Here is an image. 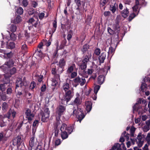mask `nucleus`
Returning <instances> with one entry per match:
<instances>
[{"label":"nucleus","mask_w":150,"mask_h":150,"mask_svg":"<svg viewBox=\"0 0 150 150\" xmlns=\"http://www.w3.org/2000/svg\"><path fill=\"white\" fill-rule=\"evenodd\" d=\"M73 112L70 114L71 116L75 115L77 118V121H79L80 123L81 121L85 117L84 114L83 110L81 108H77V110L74 109V106Z\"/></svg>","instance_id":"obj_1"},{"label":"nucleus","mask_w":150,"mask_h":150,"mask_svg":"<svg viewBox=\"0 0 150 150\" xmlns=\"http://www.w3.org/2000/svg\"><path fill=\"white\" fill-rule=\"evenodd\" d=\"M65 94L63 98L61 99V103L64 105H67L73 97L74 93L71 90L65 91Z\"/></svg>","instance_id":"obj_2"},{"label":"nucleus","mask_w":150,"mask_h":150,"mask_svg":"<svg viewBox=\"0 0 150 150\" xmlns=\"http://www.w3.org/2000/svg\"><path fill=\"white\" fill-rule=\"evenodd\" d=\"M28 85V83L25 77H23V79L21 78H18L16 82L15 89L17 90L20 88V89H24Z\"/></svg>","instance_id":"obj_3"},{"label":"nucleus","mask_w":150,"mask_h":150,"mask_svg":"<svg viewBox=\"0 0 150 150\" xmlns=\"http://www.w3.org/2000/svg\"><path fill=\"white\" fill-rule=\"evenodd\" d=\"M40 114L42 116V121L43 122H47L50 116V111L49 108H47L45 109L43 112L42 110L40 112Z\"/></svg>","instance_id":"obj_4"},{"label":"nucleus","mask_w":150,"mask_h":150,"mask_svg":"<svg viewBox=\"0 0 150 150\" xmlns=\"http://www.w3.org/2000/svg\"><path fill=\"white\" fill-rule=\"evenodd\" d=\"M25 114L26 118L28 119V122L30 123L34 117L35 114L32 113L31 110L29 108H26Z\"/></svg>","instance_id":"obj_5"},{"label":"nucleus","mask_w":150,"mask_h":150,"mask_svg":"<svg viewBox=\"0 0 150 150\" xmlns=\"http://www.w3.org/2000/svg\"><path fill=\"white\" fill-rule=\"evenodd\" d=\"M73 81L75 83H77V85L80 84L81 86L84 85L86 82V81L84 78H80L79 76H78L74 79Z\"/></svg>","instance_id":"obj_6"},{"label":"nucleus","mask_w":150,"mask_h":150,"mask_svg":"<svg viewBox=\"0 0 150 150\" xmlns=\"http://www.w3.org/2000/svg\"><path fill=\"white\" fill-rule=\"evenodd\" d=\"M22 142L23 140L22 139L21 136L19 135L13 139V145L14 146L17 145V146H19Z\"/></svg>","instance_id":"obj_7"},{"label":"nucleus","mask_w":150,"mask_h":150,"mask_svg":"<svg viewBox=\"0 0 150 150\" xmlns=\"http://www.w3.org/2000/svg\"><path fill=\"white\" fill-rule=\"evenodd\" d=\"M91 53L88 52L86 54H83L82 60L87 63L91 60Z\"/></svg>","instance_id":"obj_8"},{"label":"nucleus","mask_w":150,"mask_h":150,"mask_svg":"<svg viewBox=\"0 0 150 150\" xmlns=\"http://www.w3.org/2000/svg\"><path fill=\"white\" fill-rule=\"evenodd\" d=\"M66 107L62 105H59L57 108V113L58 115L60 117L63 114V112L66 110Z\"/></svg>","instance_id":"obj_9"},{"label":"nucleus","mask_w":150,"mask_h":150,"mask_svg":"<svg viewBox=\"0 0 150 150\" xmlns=\"http://www.w3.org/2000/svg\"><path fill=\"white\" fill-rule=\"evenodd\" d=\"M66 62L64 59L63 58L60 59L59 62V67L62 69V70L60 72V73H62L64 71V67L66 65Z\"/></svg>","instance_id":"obj_10"},{"label":"nucleus","mask_w":150,"mask_h":150,"mask_svg":"<svg viewBox=\"0 0 150 150\" xmlns=\"http://www.w3.org/2000/svg\"><path fill=\"white\" fill-rule=\"evenodd\" d=\"M92 103L90 101H86L85 103V106L86 107V110L87 112H89L91 110L92 108Z\"/></svg>","instance_id":"obj_11"},{"label":"nucleus","mask_w":150,"mask_h":150,"mask_svg":"<svg viewBox=\"0 0 150 150\" xmlns=\"http://www.w3.org/2000/svg\"><path fill=\"white\" fill-rule=\"evenodd\" d=\"M4 77L3 79V81L4 84H7L10 82V78L11 75H9L8 74L6 73L4 74Z\"/></svg>","instance_id":"obj_12"},{"label":"nucleus","mask_w":150,"mask_h":150,"mask_svg":"<svg viewBox=\"0 0 150 150\" xmlns=\"http://www.w3.org/2000/svg\"><path fill=\"white\" fill-rule=\"evenodd\" d=\"M106 57V54L105 52H102L101 54L98 57V60L99 61L100 64L103 63L104 62Z\"/></svg>","instance_id":"obj_13"},{"label":"nucleus","mask_w":150,"mask_h":150,"mask_svg":"<svg viewBox=\"0 0 150 150\" xmlns=\"http://www.w3.org/2000/svg\"><path fill=\"white\" fill-rule=\"evenodd\" d=\"M90 46L88 44H86L83 45L81 49V51L83 54H86V52H88V49L89 48Z\"/></svg>","instance_id":"obj_14"},{"label":"nucleus","mask_w":150,"mask_h":150,"mask_svg":"<svg viewBox=\"0 0 150 150\" xmlns=\"http://www.w3.org/2000/svg\"><path fill=\"white\" fill-rule=\"evenodd\" d=\"M120 21L119 20H116L115 23L114 25V27L115 31L118 34L120 31V26L119 25Z\"/></svg>","instance_id":"obj_15"},{"label":"nucleus","mask_w":150,"mask_h":150,"mask_svg":"<svg viewBox=\"0 0 150 150\" xmlns=\"http://www.w3.org/2000/svg\"><path fill=\"white\" fill-rule=\"evenodd\" d=\"M105 76L103 75H99L98 78V82L100 85L102 84L105 81Z\"/></svg>","instance_id":"obj_16"},{"label":"nucleus","mask_w":150,"mask_h":150,"mask_svg":"<svg viewBox=\"0 0 150 150\" xmlns=\"http://www.w3.org/2000/svg\"><path fill=\"white\" fill-rule=\"evenodd\" d=\"M93 16V14L90 13L87 16V18L85 20V22L87 25H89L91 23V21Z\"/></svg>","instance_id":"obj_17"},{"label":"nucleus","mask_w":150,"mask_h":150,"mask_svg":"<svg viewBox=\"0 0 150 150\" xmlns=\"http://www.w3.org/2000/svg\"><path fill=\"white\" fill-rule=\"evenodd\" d=\"M125 8H125L121 12L122 16L124 18H126L128 16V15L129 13L128 9L127 7L125 6Z\"/></svg>","instance_id":"obj_18"},{"label":"nucleus","mask_w":150,"mask_h":150,"mask_svg":"<svg viewBox=\"0 0 150 150\" xmlns=\"http://www.w3.org/2000/svg\"><path fill=\"white\" fill-rule=\"evenodd\" d=\"M76 67V65L75 64H73L69 66L67 70V72L68 74H70L74 70V68Z\"/></svg>","instance_id":"obj_19"},{"label":"nucleus","mask_w":150,"mask_h":150,"mask_svg":"<svg viewBox=\"0 0 150 150\" xmlns=\"http://www.w3.org/2000/svg\"><path fill=\"white\" fill-rule=\"evenodd\" d=\"M4 133L3 132L0 133V142H2L4 143L7 140V137L4 134Z\"/></svg>","instance_id":"obj_20"},{"label":"nucleus","mask_w":150,"mask_h":150,"mask_svg":"<svg viewBox=\"0 0 150 150\" xmlns=\"http://www.w3.org/2000/svg\"><path fill=\"white\" fill-rule=\"evenodd\" d=\"M61 132V135L62 139H65L68 137L69 134L66 131H62Z\"/></svg>","instance_id":"obj_21"},{"label":"nucleus","mask_w":150,"mask_h":150,"mask_svg":"<svg viewBox=\"0 0 150 150\" xmlns=\"http://www.w3.org/2000/svg\"><path fill=\"white\" fill-rule=\"evenodd\" d=\"M22 20L21 16H17L13 20L11 21V22L15 24H17L21 22Z\"/></svg>","instance_id":"obj_22"},{"label":"nucleus","mask_w":150,"mask_h":150,"mask_svg":"<svg viewBox=\"0 0 150 150\" xmlns=\"http://www.w3.org/2000/svg\"><path fill=\"white\" fill-rule=\"evenodd\" d=\"M15 47V44L13 42H11L7 43L6 47L8 49H13Z\"/></svg>","instance_id":"obj_23"},{"label":"nucleus","mask_w":150,"mask_h":150,"mask_svg":"<svg viewBox=\"0 0 150 150\" xmlns=\"http://www.w3.org/2000/svg\"><path fill=\"white\" fill-rule=\"evenodd\" d=\"M70 88L69 84L67 82L64 83L62 87V88L64 90V91H68Z\"/></svg>","instance_id":"obj_24"},{"label":"nucleus","mask_w":150,"mask_h":150,"mask_svg":"<svg viewBox=\"0 0 150 150\" xmlns=\"http://www.w3.org/2000/svg\"><path fill=\"white\" fill-rule=\"evenodd\" d=\"M81 103V100L80 98L78 96L76 97L74 101V104L75 105H76L78 106L80 105Z\"/></svg>","instance_id":"obj_25"},{"label":"nucleus","mask_w":150,"mask_h":150,"mask_svg":"<svg viewBox=\"0 0 150 150\" xmlns=\"http://www.w3.org/2000/svg\"><path fill=\"white\" fill-rule=\"evenodd\" d=\"M117 6V5L116 3H115L114 4V5L110 6V10L112 12V13H114L115 11Z\"/></svg>","instance_id":"obj_26"},{"label":"nucleus","mask_w":150,"mask_h":150,"mask_svg":"<svg viewBox=\"0 0 150 150\" xmlns=\"http://www.w3.org/2000/svg\"><path fill=\"white\" fill-rule=\"evenodd\" d=\"M34 138L35 136H33V137L30 139L29 142V146L30 147V150H32V149L34 145Z\"/></svg>","instance_id":"obj_27"},{"label":"nucleus","mask_w":150,"mask_h":150,"mask_svg":"<svg viewBox=\"0 0 150 150\" xmlns=\"http://www.w3.org/2000/svg\"><path fill=\"white\" fill-rule=\"evenodd\" d=\"M8 107V104L6 102H4L2 105V110L4 112H5Z\"/></svg>","instance_id":"obj_28"},{"label":"nucleus","mask_w":150,"mask_h":150,"mask_svg":"<svg viewBox=\"0 0 150 150\" xmlns=\"http://www.w3.org/2000/svg\"><path fill=\"white\" fill-rule=\"evenodd\" d=\"M24 89H19V88L18 89L16 90L15 89V91H17V94L16 95V96L17 98H21V96L22 94V92L23 91Z\"/></svg>","instance_id":"obj_29"},{"label":"nucleus","mask_w":150,"mask_h":150,"mask_svg":"<svg viewBox=\"0 0 150 150\" xmlns=\"http://www.w3.org/2000/svg\"><path fill=\"white\" fill-rule=\"evenodd\" d=\"M73 35V32L72 30H70L68 32L67 37V39L68 41L70 42V40L72 38Z\"/></svg>","instance_id":"obj_30"},{"label":"nucleus","mask_w":150,"mask_h":150,"mask_svg":"<svg viewBox=\"0 0 150 150\" xmlns=\"http://www.w3.org/2000/svg\"><path fill=\"white\" fill-rule=\"evenodd\" d=\"M34 76L36 77L39 82H41L43 80V76L41 74L38 75L37 74H35Z\"/></svg>","instance_id":"obj_31"},{"label":"nucleus","mask_w":150,"mask_h":150,"mask_svg":"<svg viewBox=\"0 0 150 150\" xmlns=\"http://www.w3.org/2000/svg\"><path fill=\"white\" fill-rule=\"evenodd\" d=\"M87 63L82 60V62L81 63L80 67L81 70H84L87 67Z\"/></svg>","instance_id":"obj_32"},{"label":"nucleus","mask_w":150,"mask_h":150,"mask_svg":"<svg viewBox=\"0 0 150 150\" xmlns=\"http://www.w3.org/2000/svg\"><path fill=\"white\" fill-rule=\"evenodd\" d=\"M74 125H72L71 126H70V127H67L66 131H67L68 133L69 134H70L73 131V130L74 128Z\"/></svg>","instance_id":"obj_33"},{"label":"nucleus","mask_w":150,"mask_h":150,"mask_svg":"<svg viewBox=\"0 0 150 150\" xmlns=\"http://www.w3.org/2000/svg\"><path fill=\"white\" fill-rule=\"evenodd\" d=\"M16 26L14 24L10 25L9 27V30L13 33L15 32L16 31Z\"/></svg>","instance_id":"obj_34"},{"label":"nucleus","mask_w":150,"mask_h":150,"mask_svg":"<svg viewBox=\"0 0 150 150\" xmlns=\"http://www.w3.org/2000/svg\"><path fill=\"white\" fill-rule=\"evenodd\" d=\"M14 63L12 60H9L8 61L6 62L5 64L8 67L10 68L13 66Z\"/></svg>","instance_id":"obj_35"},{"label":"nucleus","mask_w":150,"mask_h":150,"mask_svg":"<svg viewBox=\"0 0 150 150\" xmlns=\"http://www.w3.org/2000/svg\"><path fill=\"white\" fill-rule=\"evenodd\" d=\"M21 49L23 52H25L27 49V46L24 42L21 43Z\"/></svg>","instance_id":"obj_36"},{"label":"nucleus","mask_w":150,"mask_h":150,"mask_svg":"<svg viewBox=\"0 0 150 150\" xmlns=\"http://www.w3.org/2000/svg\"><path fill=\"white\" fill-rule=\"evenodd\" d=\"M67 128V125L65 123H63L60 128L61 131H66Z\"/></svg>","instance_id":"obj_37"},{"label":"nucleus","mask_w":150,"mask_h":150,"mask_svg":"<svg viewBox=\"0 0 150 150\" xmlns=\"http://www.w3.org/2000/svg\"><path fill=\"white\" fill-rule=\"evenodd\" d=\"M16 72V69L15 67H13L12 69H10V74H8L9 75H11V76L15 74Z\"/></svg>","instance_id":"obj_38"},{"label":"nucleus","mask_w":150,"mask_h":150,"mask_svg":"<svg viewBox=\"0 0 150 150\" xmlns=\"http://www.w3.org/2000/svg\"><path fill=\"white\" fill-rule=\"evenodd\" d=\"M100 86L99 85H97L95 86L94 89V91L95 94H97L98 91L100 89Z\"/></svg>","instance_id":"obj_39"},{"label":"nucleus","mask_w":150,"mask_h":150,"mask_svg":"<svg viewBox=\"0 0 150 150\" xmlns=\"http://www.w3.org/2000/svg\"><path fill=\"white\" fill-rule=\"evenodd\" d=\"M136 15L134 13L131 14L128 17V20L129 22H130L134 17Z\"/></svg>","instance_id":"obj_40"},{"label":"nucleus","mask_w":150,"mask_h":150,"mask_svg":"<svg viewBox=\"0 0 150 150\" xmlns=\"http://www.w3.org/2000/svg\"><path fill=\"white\" fill-rule=\"evenodd\" d=\"M53 28L52 29H53V32H55L57 27V22L56 20H54L52 23Z\"/></svg>","instance_id":"obj_41"},{"label":"nucleus","mask_w":150,"mask_h":150,"mask_svg":"<svg viewBox=\"0 0 150 150\" xmlns=\"http://www.w3.org/2000/svg\"><path fill=\"white\" fill-rule=\"evenodd\" d=\"M23 12V10L22 8L21 7H19L17 9V14L20 15H22Z\"/></svg>","instance_id":"obj_42"},{"label":"nucleus","mask_w":150,"mask_h":150,"mask_svg":"<svg viewBox=\"0 0 150 150\" xmlns=\"http://www.w3.org/2000/svg\"><path fill=\"white\" fill-rule=\"evenodd\" d=\"M59 132V130L58 129L57 126L54 128V134L55 137H57L58 136Z\"/></svg>","instance_id":"obj_43"},{"label":"nucleus","mask_w":150,"mask_h":150,"mask_svg":"<svg viewBox=\"0 0 150 150\" xmlns=\"http://www.w3.org/2000/svg\"><path fill=\"white\" fill-rule=\"evenodd\" d=\"M84 1H83V0H82L81 1V0H75V2L76 5H77L78 6L77 9L79 8V7L81 6V2H83Z\"/></svg>","instance_id":"obj_44"},{"label":"nucleus","mask_w":150,"mask_h":150,"mask_svg":"<svg viewBox=\"0 0 150 150\" xmlns=\"http://www.w3.org/2000/svg\"><path fill=\"white\" fill-rule=\"evenodd\" d=\"M10 39L11 40L14 41L15 40L16 38V35L13 33H12L10 35Z\"/></svg>","instance_id":"obj_45"},{"label":"nucleus","mask_w":150,"mask_h":150,"mask_svg":"<svg viewBox=\"0 0 150 150\" xmlns=\"http://www.w3.org/2000/svg\"><path fill=\"white\" fill-rule=\"evenodd\" d=\"M35 10L33 8H30L29 9L28 13L30 15H33L35 12Z\"/></svg>","instance_id":"obj_46"},{"label":"nucleus","mask_w":150,"mask_h":150,"mask_svg":"<svg viewBox=\"0 0 150 150\" xmlns=\"http://www.w3.org/2000/svg\"><path fill=\"white\" fill-rule=\"evenodd\" d=\"M71 78L73 79L77 75V73L76 71H73L71 73Z\"/></svg>","instance_id":"obj_47"},{"label":"nucleus","mask_w":150,"mask_h":150,"mask_svg":"<svg viewBox=\"0 0 150 150\" xmlns=\"http://www.w3.org/2000/svg\"><path fill=\"white\" fill-rule=\"evenodd\" d=\"M100 53V50L98 48H96L94 51V53L96 55H99Z\"/></svg>","instance_id":"obj_48"},{"label":"nucleus","mask_w":150,"mask_h":150,"mask_svg":"<svg viewBox=\"0 0 150 150\" xmlns=\"http://www.w3.org/2000/svg\"><path fill=\"white\" fill-rule=\"evenodd\" d=\"M39 121L38 120H35L33 123L32 127H37L38 126Z\"/></svg>","instance_id":"obj_49"},{"label":"nucleus","mask_w":150,"mask_h":150,"mask_svg":"<svg viewBox=\"0 0 150 150\" xmlns=\"http://www.w3.org/2000/svg\"><path fill=\"white\" fill-rule=\"evenodd\" d=\"M36 86V83L34 81L32 82L30 86V88L31 89H33L35 87V86Z\"/></svg>","instance_id":"obj_50"},{"label":"nucleus","mask_w":150,"mask_h":150,"mask_svg":"<svg viewBox=\"0 0 150 150\" xmlns=\"http://www.w3.org/2000/svg\"><path fill=\"white\" fill-rule=\"evenodd\" d=\"M11 109H10L7 112L6 114V117L8 119L10 120L11 118Z\"/></svg>","instance_id":"obj_51"},{"label":"nucleus","mask_w":150,"mask_h":150,"mask_svg":"<svg viewBox=\"0 0 150 150\" xmlns=\"http://www.w3.org/2000/svg\"><path fill=\"white\" fill-rule=\"evenodd\" d=\"M114 50L113 47L110 46L109 48V50L108 52V54L110 53L111 54H113L114 52Z\"/></svg>","instance_id":"obj_52"},{"label":"nucleus","mask_w":150,"mask_h":150,"mask_svg":"<svg viewBox=\"0 0 150 150\" xmlns=\"http://www.w3.org/2000/svg\"><path fill=\"white\" fill-rule=\"evenodd\" d=\"M137 105H135L133 107V111H138L139 109L142 108L141 106H138L137 107Z\"/></svg>","instance_id":"obj_53"},{"label":"nucleus","mask_w":150,"mask_h":150,"mask_svg":"<svg viewBox=\"0 0 150 150\" xmlns=\"http://www.w3.org/2000/svg\"><path fill=\"white\" fill-rule=\"evenodd\" d=\"M119 146H120V144L119 143H115L114 145L112 146L111 149L113 150H115L116 149H117V148Z\"/></svg>","instance_id":"obj_54"},{"label":"nucleus","mask_w":150,"mask_h":150,"mask_svg":"<svg viewBox=\"0 0 150 150\" xmlns=\"http://www.w3.org/2000/svg\"><path fill=\"white\" fill-rule=\"evenodd\" d=\"M147 85L144 83H142L140 87L141 90L142 91H144Z\"/></svg>","instance_id":"obj_55"},{"label":"nucleus","mask_w":150,"mask_h":150,"mask_svg":"<svg viewBox=\"0 0 150 150\" xmlns=\"http://www.w3.org/2000/svg\"><path fill=\"white\" fill-rule=\"evenodd\" d=\"M5 84H0V90L2 91L3 92L5 90Z\"/></svg>","instance_id":"obj_56"},{"label":"nucleus","mask_w":150,"mask_h":150,"mask_svg":"<svg viewBox=\"0 0 150 150\" xmlns=\"http://www.w3.org/2000/svg\"><path fill=\"white\" fill-rule=\"evenodd\" d=\"M108 33L110 35H113L114 33V31L112 29L108 27Z\"/></svg>","instance_id":"obj_57"},{"label":"nucleus","mask_w":150,"mask_h":150,"mask_svg":"<svg viewBox=\"0 0 150 150\" xmlns=\"http://www.w3.org/2000/svg\"><path fill=\"white\" fill-rule=\"evenodd\" d=\"M44 16L45 13H44L41 12V13H40L38 14L39 18L40 20L42 19L44 17Z\"/></svg>","instance_id":"obj_58"},{"label":"nucleus","mask_w":150,"mask_h":150,"mask_svg":"<svg viewBox=\"0 0 150 150\" xmlns=\"http://www.w3.org/2000/svg\"><path fill=\"white\" fill-rule=\"evenodd\" d=\"M94 70L92 69L91 68L90 69H88V70L86 71V73L88 74H91L94 71Z\"/></svg>","instance_id":"obj_59"},{"label":"nucleus","mask_w":150,"mask_h":150,"mask_svg":"<svg viewBox=\"0 0 150 150\" xmlns=\"http://www.w3.org/2000/svg\"><path fill=\"white\" fill-rule=\"evenodd\" d=\"M5 54L8 58H11L12 57L13 54L11 52H10L9 53Z\"/></svg>","instance_id":"obj_60"},{"label":"nucleus","mask_w":150,"mask_h":150,"mask_svg":"<svg viewBox=\"0 0 150 150\" xmlns=\"http://www.w3.org/2000/svg\"><path fill=\"white\" fill-rule=\"evenodd\" d=\"M11 114L12 115L13 119H14L16 117V112L14 110L13 111L11 110Z\"/></svg>","instance_id":"obj_61"},{"label":"nucleus","mask_w":150,"mask_h":150,"mask_svg":"<svg viewBox=\"0 0 150 150\" xmlns=\"http://www.w3.org/2000/svg\"><path fill=\"white\" fill-rule=\"evenodd\" d=\"M22 4L23 6H24L25 7H26L28 4V2L27 0H23L22 1Z\"/></svg>","instance_id":"obj_62"},{"label":"nucleus","mask_w":150,"mask_h":150,"mask_svg":"<svg viewBox=\"0 0 150 150\" xmlns=\"http://www.w3.org/2000/svg\"><path fill=\"white\" fill-rule=\"evenodd\" d=\"M61 143V142L59 139H57L55 142V146H58Z\"/></svg>","instance_id":"obj_63"},{"label":"nucleus","mask_w":150,"mask_h":150,"mask_svg":"<svg viewBox=\"0 0 150 150\" xmlns=\"http://www.w3.org/2000/svg\"><path fill=\"white\" fill-rule=\"evenodd\" d=\"M46 89V86L45 84L43 85L41 88V90L42 92L45 91Z\"/></svg>","instance_id":"obj_64"}]
</instances>
